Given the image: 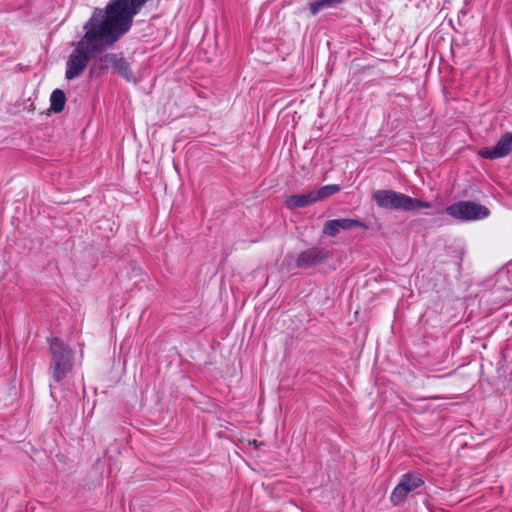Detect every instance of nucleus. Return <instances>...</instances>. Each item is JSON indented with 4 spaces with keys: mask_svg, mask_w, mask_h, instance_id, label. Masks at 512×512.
<instances>
[{
    "mask_svg": "<svg viewBox=\"0 0 512 512\" xmlns=\"http://www.w3.org/2000/svg\"><path fill=\"white\" fill-rule=\"evenodd\" d=\"M50 103V108L52 111L55 113L62 112L66 103L65 93L60 89H55L51 93Z\"/></svg>",
    "mask_w": 512,
    "mask_h": 512,
    "instance_id": "obj_11",
    "label": "nucleus"
},
{
    "mask_svg": "<svg viewBox=\"0 0 512 512\" xmlns=\"http://www.w3.org/2000/svg\"><path fill=\"white\" fill-rule=\"evenodd\" d=\"M317 202L313 190L299 195H290L285 200L289 209L303 208Z\"/></svg>",
    "mask_w": 512,
    "mask_h": 512,
    "instance_id": "obj_9",
    "label": "nucleus"
},
{
    "mask_svg": "<svg viewBox=\"0 0 512 512\" xmlns=\"http://www.w3.org/2000/svg\"><path fill=\"white\" fill-rule=\"evenodd\" d=\"M372 200L377 204L379 208L405 212L432 207L430 202L421 201L401 192L389 189H380L374 191L372 194Z\"/></svg>",
    "mask_w": 512,
    "mask_h": 512,
    "instance_id": "obj_2",
    "label": "nucleus"
},
{
    "mask_svg": "<svg viewBox=\"0 0 512 512\" xmlns=\"http://www.w3.org/2000/svg\"><path fill=\"white\" fill-rule=\"evenodd\" d=\"M118 73L125 78L127 81H130L132 78V73L129 67L128 62L122 57L119 61V64L116 67Z\"/></svg>",
    "mask_w": 512,
    "mask_h": 512,
    "instance_id": "obj_14",
    "label": "nucleus"
},
{
    "mask_svg": "<svg viewBox=\"0 0 512 512\" xmlns=\"http://www.w3.org/2000/svg\"><path fill=\"white\" fill-rule=\"evenodd\" d=\"M147 0H110L104 10L96 8L85 23L84 36L74 45L66 62L65 78L80 77L89 61L117 42L132 26L133 18Z\"/></svg>",
    "mask_w": 512,
    "mask_h": 512,
    "instance_id": "obj_1",
    "label": "nucleus"
},
{
    "mask_svg": "<svg viewBox=\"0 0 512 512\" xmlns=\"http://www.w3.org/2000/svg\"><path fill=\"white\" fill-rule=\"evenodd\" d=\"M354 228H366L365 224L356 219L342 218L329 220L324 224L323 232L328 236H336L340 230H351Z\"/></svg>",
    "mask_w": 512,
    "mask_h": 512,
    "instance_id": "obj_8",
    "label": "nucleus"
},
{
    "mask_svg": "<svg viewBox=\"0 0 512 512\" xmlns=\"http://www.w3.org/2000/svg\"><path fill=\"white\" fill-rule=\"evenodd\" d=\"M340 191V186L336 184L326 185L319 189L313 190L316 201L324 200L325 198L336 194Z\"/></svg>",
    "mask_w": 512,
    "mask_h": 512,
    "instance_id": "obj_13",
    "label": "nucleus"
},
{
    "mask_svg": "<svg viewBox=\"0 0 512 512\" xmlns=\"http://www.w3.org/2000/svg\"><path fill=\"white\" fill-rule=\"evenodd\" d=\"M50 370L55 381H62L73 367V351L59 338L49 339Z\"/></svg>",
    "mask_w": 512,
    "mask_h": 512,
    "instance_id": "obj_3",
    "label": "nucleus"
},
{
    "mask_svg": "<svg viewBox=\"0 0 512 512\" xmlns=\"http://www.w3.org/2000/svg\"><path fill=\"white\" fill-rule=\"evenodd\" d=\"M340 3L341 0H316L310 2L309 8L312 15H317L323 10L336 8Z\"/></svg>",
    "mask_w": 512,
    "mask_h": 512,
    "instance_id": "obj_10",
    "label": "nucleus"
},
{
    "mask_svg": "<svg viewBox=\"0 0 512 512\" xmlns=\"http://www.w3.org/2000/svg\"><path fill=\"white\" fill-rule=\"evenodd\" d=\"M329 257V252L323 248L312 247L302 251L296 260L298 268H310L319 265L326 261Z\"/></svg>",
    "mask_w": 512,
    "mask_h": 512,
    "instance_id": "obj_7",
    "label": "nucleus"
},
{
    "mask_svg": "<svg viewBox=\"0 0 512 512\" xmlns=\"http://www.w3.org/2000/svg\"><path fill=\"white\" fill-rule=\"evenodd\" d=\"M445 212L458 220L473 221L484 219L489 216L487 207L471 201H460L448 206Z\"/></svg>",
    "mask_w": 512,
    "mask_h": 512,
    "instance_id": "obj_4",
    "label": "nucleus"
},
{
    "mask_svg": "<svg viewBox=\"0 0 512 512\" xmlns=\"http://www.w3.org/2000/svg\"><path fill=\"white\" fill-rule=\"evenodd\" d=\"M512 151V133L502 135L494 147H486L479 150L478 154L486 159H498L507 156Z\"/></svg>",
    "mask_w": 512,
    "mask_h": 512,
    "instance_id": "obj_6",
    "label": "nucleus"
},
{
    "mask_svg": "<svg viewBox=\"0 0 512 512\" xmlns=\"http://www.w3.org/2000/svg\"><path fill=\"white\" fill-rule=\"evenodd\" d=\"M424 484L422 477L419 474L407 473L404 474L399 483L393 489L390 500L394 505L402 504L407 498L408 494Z\"/></svg>",
    "mask_w": 512,
    "mask_h": 512,
    "instance_id": "obj_5",
    "label": "nucleus"
},
{
    "mask_svg": "<svg viewBox=\"0 0 512 512\" xmlns=\"http://www.w3.org/2000/svg\"><path fill=\"white\" fill-rule=\"evenodd\" d=\"M121 58L118 54L107 53L98 59L97 66L100 69L116 68Z\"/></svg>",
    "mask_w": 512,
    "mask_h": 512,
    "instance_id": "obj_12",
    "label": "nucleus"
}]
</instances>
